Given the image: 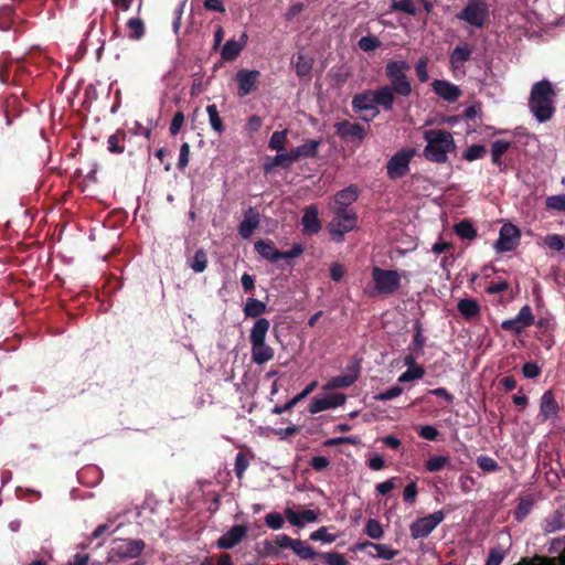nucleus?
<instances>
[{"instance_id":"33","label":"nucleus","mask_w":565,"mask_h":565,"mask_svg":"<svg viewBox=\"0 0 565 565\" xmlns=\"http://www.w3.org/2000/svg\"><path fill=\"white\" fill-rule=\"evenodd\" d=\"M266 310V305L257 299L248 298L245 307L244 313L246 317H259Z\"/></svg>"},{"instance_id":"55","label":"nucleus","mask_w":565,"mask_h":565,"mask_svg":"<svg viewBox=\"0 0 565 565\" xmlns=\"http://www.w3.org/2000/svg\"><path fill=\"white\" fill-rule=\"evenodd\" d=\"M504 558V552L502 548H492L489 553L486 565H500Z\"/></svg>"},{"instance_id":"30","label":"nucleus","mask_w":565,"mask_h":565,"mask_svg":"<svg viewBox=\"0 0 565 565\" xmlns=\"http://www.w3.org/2000/svg\"><path fill=\"white\" fill-rule=\"evenodd\" d=\"M458 311L467 319H472L479 316L480 307L473 299H461L458 302Z\"/></svg>"},{"instance_id":"23","label":"nucleus","mask_w":565,"mask_h":565,"mask_svg":"<svg viewBox=\"0 0 565 565\" xmlns=\"http://www.w3.org/2000/svg\"><path fill=\"white\" fill-rule=\"evenodd\" d=\"M352 106L355 110H371L373 111V116L379 114L373 92L356 95L352 100Z\"/></svg>"},{"instance_id":"7","label":"nucleus","mask_w":565,"mask_h":565,"mask_svg":"<svg viewBox=\"0 0 565 565\" xmlns=\"http://www.w3.org/2000/svg\"><path fill=\"white\" fill-rule=\"evenodd\" d=\"M488 14L487 6L481 0H469L463 10L457 15L472 26L482 28Z\"/></svg>"},{"instance_id":"44","label":"nucleus","mask_w":565,"mask_h":565,"mask_svg":"<svg viewBox=\"0 0 565 565\" xmlns=\"http://www.w3.org/2000/svg\"><path fill=\"white\" fill-rule=\"evenodd\" d=\"M546 209L565 213V194L548 196L545 201Z\"/></svg>"},{"instance_id":"17","label":"nucleus","mask_w":565,"mask_h":565,"mask_svg":"<svg viewBox=\"0 0 565 565\" xmlns=\"http://www.w3.org/2000/svg\"><path fill=\"white\" fill-rule=\"evenodd\" d=\"M247 531L248 529L245 525H234L217 540V547L226 550L234 547L246 536Z\"/></svg>"},{"instance_id":"19","label":"nucleus","mask_w":565,"mask_h":565,"mask_svg":"<svg viewBox=\"0 0 565 565\" xmlns=\"http://www.w3.org/2000/svg\"><path fill=\"white\" fill-rule=\"evenodd\" d=\"M431 86L434 92L448 103H454L461 96L460 88L450 82L437 79Z\"/></svg>"},{"instance_id":"34","label":"nucleus","mask_w":565,"mask_h":565,"mask_svg":"<svg viewBox=\"0 0 565 565\" xmlns=\"http://www.w3.org/2000/svg\"><path fill=\"white\" fill-rule=\"evenodd\" d=\"M511 142L507 140H495L491 148V159L494 164L501 163V157L510 149Z\"/></svg>"},{"instance_id":"46","label":"nucleus","mask_w":565,"mask_h":565,"mask_svg":"<svg viewBox=\"0 0 565 565\" xmlns=\"http://www.w3.org/2000/svg\"><path fill=\"white\" fill-rule=\"evenodd\" d=\"M355 381V376L340 375L331 379L327 384V388L348 387Z\"/></svg>"},{"instance_id":"9","label":"nucleus","mask_w":565,"mask_h":565,"mask_svg":"<svg viewBox=\"0 0 565 565\" xmlns=\"http://www.w3.org/2000/svg\"><path fill=\"white\" fill-rule=\"evenodd\" d=\"M415 154L413 149H403L395 153L387 162V175L391 179H398L409 170V162Z\"/></svg>"},{"instance_id":"53","label":"nucleus","mask_w":565,"mask_h":565,"mask_svg":"<svg viewBox=\"0 0 565 565\" xmlns=\"http://www.w3.org/2000/svg\"><path fill=\"white\" fill-rule=\"evenodd\" d=\"M266 525L273 530H279L284 525V519L279 513H268L265 518Z\"/></svg>"},{"instance_id":"10","label":"nucleus","mask_w":565,"mask_h":565,"mask_svg":"<svg viewBox=\"0 0 565 565\" xmlns=\"http://www.w3.org/2000/svg\"><path fill=\"white\" fill-rule=\"evenodd\" d=\"M443 511H436L427 516L420 518L411 525V534L414 539L428 536L444 520Z\"/></svg>"},{"instance_id":"5","label":"nucleus","mask_w":565,"mask_h":565,"mask_svg":"<svg viewBox=\"0 0 565 565\" xmlns=\"http://www.w3.org/2000/svg\"><path fill=\"white\" fill-rule=\"evenodd\" d=\"M411 65L405 61H390L386 64L385 71L388 77L392 88L396 94L402 96H409L412 93V86L406 77V72L409 71Z\"/></svg>"},{"instance_id":"14","label":"nucleus","mask_w":565,"mask_h":565,"mask_svg":"<svg viewBox=\"0 0 565 565\" xmlns=\"http://www.w3.org/2000/svg\"><path fill=\"white\" fill-rule=\"evenodd\" d=\"M534 322L532 310L529 306H524L518 316L510 320H504L501 323V328L511 331L515 334H520L525 328L530 327Z\"/></svg>"},{"instance_id":"32","label":"nucleus","mask_w":565,"mask_h":565,"mask_svg":"<svg viewBox=\"0 0 565 565\" xmlns=\"http://www.w3.org/2000/svg\"><path fill=\"white\" fill-rule=\"evenodd\" d=\"M128 36L132 40H140L145 34V23L140 18H131L126 23Z\"/></svg>"},{"instance_id":"48","label":"nucleus","mask_w":565,"mask_h":565,"mask_svg":"<svg viewBox=\"0 0 565 565\" xmlns=\"http://www.w3.org/2000/svg\"><path fill=\"white\" fill-rule=\"evenodd\" d=\"M359 47L364 52H370L377 49L381 45V42L377 38L373 35L363 36L359 40Z\"/></svg>"},{"instance_id":"39","label":"nucleus","mask_w":565,"mask_h":565,"mask_svg":"<svg viewBox=\"0 0 565 565\" xmlns=\"http://www.w3.org/2000/svg\"><path fill=\"white\" fill-rule=\"evenodd\" d=\"M287 140V130L275 131L269 140V148L276 151H281L285 148Z\"/></svg>"},{"instance_id":"38","label":"nucleus","mask_w":565,"mask_h":565,"mask_svg":"<svg viewBox=\"0 0 565 565\" xmlns=\"http://www.w3.org/2000/svg\"><path fill=\"white\" fill-rule=\"evenodd\" d=\"M364 532L373 540H380L384 535V530L380 522L375 519H370L364 527Z\"/></svg>"},{"instance_id":"37","label":"nucleus","mask_w":565,"mask_h":565,"mask_svg":"<svg viewBox=\"0 0 565 565\" xmlns=\"http://www.w3.org/2000/svg\"><path fill=\"white\" fill-rule=\"evenodd\" d=\"M542 243L544 246L555 252L565 249V242H563V236L558 234L546 235L543 237Z\"/></svg>"},{"instance_id":"4","label":"nucleus","mask_w":565,"mask_h":565,"mask_svg":"<svg viewBox=\"0 0 565 565\" xmlns=\"http://www.w3.org/2000/svg\"><path fill=\"white\" fill-rule=\"evenodd\" d=\"M143 548L145 543L141 540L118 539L113 542L107 561L109 563L120 564L138 557Z\"/></svg>"},{"instance_id":"13","label":"nucleus","mask_w":565,"mask_h":565,"mask_svg":"<svg viewBox=\"0 0 565 565\" xmlns=\"http://www.w3.org/2000/svg\"><path fill=\"white\" fill-rule=\"evenodd\" d=\"M358 196V188L350 185L334 195L333 201L330 204V209L333 213H353L348 209V206L355 202Z\"/></svg>"},{"instance_id":"35","label":"nucleus","mask_w":565,"mask_h":565,"mask_svg":"<svg viewBox=\"0 0 565 565\" xmlns=\"http://www.w3.org/2000/svg\"><path fill=\"white\" fill-rule=\"evenodd\" d=\"M206 113L209 116V121L213 130H215L217 134H222L224 130V126L222 122V119L220 117L218 110L216 105H209L206 107Z\"/></svg>"},{"instance_id":"6","label":"nucleus","mask_w":565,"mask_h":565,"mask_svg":"<svg viewBox=\"0 0 565 565\" xmlns=\"http://www.w3.org/2000/svg\"><path fill=\"white\" fill-rule=\"evenodd\" d=\"M372 281L376 294L393 295L401 287V274L375 266L372 268Z\"/></svg>"},{"instance_id":"41","label":"nucleus","mask_w":565,"mask_h":565,"mask_svg":"<svg viewBox=\"0 0 565 565\" xmlns=\"http://www.w3.org/2000/svg\"><path fill=\"white\" fill-rule=\"evenodd\" d=\"M190 266L195 273L204 271L207 266L206 254L202 249L196 250Z\"/></svg>"},{"instance_id":"25","label":"nucleus","mask_w":565,"mask_h":565,"mask_svg":"<svg viewBox=\"0 0 565 565\" xmlns=\"http://www.w3.org/2000/svg\"><path fill=\"white\" fill-rule=\"evenodd\" d=\"M367 554L372 558L391 561L399 554V551L392 548L387 544L373 543V547Z\"/></svg>"},{"instance_id":"57","label":"nucleus","mask_w":565,"mask_h":565,"mask_svg":"<svg viewBox=\"0 0 565 565\" xmlns=\"http://www.w3.org/2000/svg\"><path fill=\"white\" fill-rule=\"evenodd\" d=\"M190 146L188 142L181 145L178 168L184 169L189 163Z\"/></svg>"},{"instance_id":"11","label":"nucleus","mask_w":565,"mask_h":565,"mask_svg":"<svg viewBox=\"0 0 565 565\" xmlns=\"http://www.w3.org/2000/svg\"><path fill=\"white\" fill-rule=\"evenodd\" d=\"M260 72L256 70L242 68L235 75L237 83V95L245 97L258 89Z\"/></svg>"},{"instance_id":"42","label":"nucleus","mask_w":565,"mask_h":565,"mask_svg":"<svg viewBox=\"0 0 565 565\" xmlns=\"http://www.w3.org/2000/svg\"><path fill=\"white\" fill-rule=\"evenodd\" d=\"M425 374V371L422 366H414L405 371L398 376L399 383L411 382L414 380L422 379Z\"/></svg>"},{"instance_id":"43","label":"nucleus","mask_w":565,"mask_h":565,"mask_svg":"<svg viewBox=\"0 0 565 565\" xmlns=\"http://www.w3.org/2000/svg\"><path fill=\"white\" fill-rule=\"evenodd\" d=\"M310 540L330 544L337 540V535L329 533L328 527L322 526L310 534Z\"/></svg>"},{"instance_id":"16","label":"nucleus","mask_w":565,"mask_h":565,"mask_svg":"<svg viewBox=\"0 0 565 565\" xmlns=\"http://www.w3.org/2000/svg\"><path fill=\"white\" fill-rule=\"evenodd\" d=\"M344 402L345 396L341 393L328 394L323 397H315L310 403L309 411L312 414H317L326 409L335 408Z\"/></svg>"},{"instance_id":"59","label":"nucleus","mask_w":565,"mask_h":565,"mask_svg":"<svg viewBox=\"0 0 565 565\" xmlns=\"http://www.w3.org/2000/svg\"><path fill=\"white\" fill-rule=\"evenodd\" d=\"M522 372L527 379H535L540 375L541 369L533 362H527L523 365Z\"/></svg>"},{"instance_id":"27","label":"nucleus","mask_w":565,"mask_h":565,"mask_svg":"<svg viewBox=\"0 0 565 565\" xmlns=\"http://www.w3.org/2000/svg\"><path fill=\"white\" fill-rule=\"evenodd\" d=\"M338 132L342 136H349V137H352L354 139H359V140H362L365 135H366V131L365 129L359 125V124H352V122H349V121H343V122H340L338 124Z\"/></svg>"},{"instance_id":"47","label":"nucleus","mask_w":565,"mask_h":565,"mask_svg":"<svg viewBox=\"0 0 565 565\" xmlns=\"http://www.w3.org/2000/svg\"><path fill=\"white\" fill-rule=\"evenodd\" d=\"M455 231L461 238L465 239H472L477 235L475 228L468 222H460L456 225Z\"/></svg>"},{"instance_id":"29","label":"nucleus","mask_w":565,"mask_h":565,"mask_svg":"<svg viewBox=\"0 0 565 565\" xmlns=\"http://www.w3.org/2000/svg\"><path fill=\"white\" fill-rule=\"evenodd\" d=\"M394 89L390 86H383L374 90L376 105L383 106L385 109H391L394 103Z\"/></svg>"},{"instance_id":"24","label":"nucleus","mask_w":565,"mask_h":565,"mask_svg":"<svg viewBox=\"0 0 565 565\" xmlns=\"http://www.w3.org/2000/svg\"><path fill=\"white\" fill-rule=\"evenodd\" d=\"M255 249L258 252L260 256L264 258L276 263L281 259V252L277 250L274 247V244L269 241H258L255 243Z\"/></svg>"},{"instance_id":"15","label":"nucleus","mask_w":565,"mask_h":565,"mask_svg":"<svg viewBox=\"0 0 565 565\" xmlns=\"http://www.w3.org/2000/svg\"><path fill=\"white\" fill-rule=\"evenodd\" d=\"M248 35L243 32L238 40L231 39L226 41L221 50V57L225 62H232L236 60L247 44Z\"/></svg>"},{"instance_id":"8","label":"nucleus","mask_w":565,"mask_h":565,"mask_svg":"<svg viewBox=\"0 0 565 565\" xmlns=\"http://www.w3.org/2000/svg\"><path fill=\"white\" fill-rule=\"evenodd\" d=\"M334 218L329 224V232L334 242H341L345 233L351 232L358 222L355 213H334Z\"/></svg>"},{"instance_id":"18","label":"nucleus","mask_w":565,"mask_h":565,"mask_svg":"<svg viewBox=\"0 0 565 565\" xmlns=\"http://www.w3.org/2000/svg\"><path fill=\"white\" fill-rule=\"evenodd\" d=\"M287 521L298 527L305 526L307 523H315L318 521V514L313 510H302L300 512L294 511L290 508L285 510Z\"/></svg>"},{"instance_id":"36","label":"nucleus","mask_w":565,"mask_h":565,"mask_svg":"<svg viewBox=\"0 0 565 565\" xmlns=\"http://www.w3.org/2000/svg\"><path fill=\"white\" fill-rule=\"evenodd\" d=\"M450 463V457L448 456H435L426 462V469L429 472H437L446 468Z\"/></svg>"},{"instance_id":"61","label":"nucleus","mask_w":565,"mask_h":565,"mask_svg":"<svg viewBox=\"0 0 565 565\" xmlns=\"http://www.w3.org/2000/svg\"><path fill=\"white\" fill-rule=\"evenodd\" d=\"M419 435L427 440H434L438 436V430L434 426L426 425L420 427Z\"/></svg>"},{"instance_id":"54","label":"nucleus","mask_w":565,"mask_h":565,"mask_svg":"<svg viewBox=\"0 0 565 565\" xmlns=\"http://www.w3.org/2000/svg\"><path fill=\"white\" fill-rule=\"evenodd\" d=\"M403 393V388L399 386H393L388 388L387 391L380 393L375 396V399L377 401H390L397 396H399Z\"/></svg>"},{"instance_id":"21","label":"nucleus","mask_w":565,"mask_h":565,"mask_svg":"<svg viewBox=\"0 0 565 565\" xmlns=\"http://www.w3.org/2000/svg\"><path fill=\"white\" fill-rule=\"evenodd\" d=\"M472 54V46L468 43L460 44L451 52L449 62L452 70L461 68Z\"/></svg>"},{"instance_id":"28","label":"nucleus","mask_w":565,"mask_h":565,"mask_svg":"<svg viewBox=\"0 0 565 565\" xmlns=\"http://www.w3.org/2000/svg\"><path fill=\"white\" fill-rule=\"evenodd\" d=\"M319 145V141L310 140L295 149H291L292 159L298 161L301 158H313L317 154Z\"/></svg>"},{"instance_id":"3","label":"nucleus","mask_w":565,"mask_h":565,"mask_svg":"<svg viewBox=\"0 0 565 565\" xmlns=\"http://www.w3.org/2000/svg\"><path fill=\"white\" fill-rule=\"evenodd\" d=\"M269 327L266 318H259L250 330L252 360L256 364H264L274 358V349L266 344Z\"/></svg>"},{"instance_id":"12","label":"nucleus","mask_w":565,"mask_h":565,"mask_svg":"<svg viewBox=\"0 0 565 565\" xmlns=\"http://www.w3.org/2000/svg\"><path fill=\"white\" fill-rule=\"evenodd\" d=\"M520 242V232L519 230L510 224H504L499 234V238L494 244V248L499 253H505L513 250Z\"/></svg>"},{"instance_id":"58","label":"nucleus","mask_w":565,"mask_h":565,"mask_svg":"<svg viewBox=\"0 0 565 565\" xmlns=\"http://www.w3.org/2000/svg\"><path fill=\"white\" fill-rule=\"evenodd\" d=\"M323 558L328 565H347L345 558L335 552L323 554Z\"/></svg>"},{"instance_id":"45","label":"nucleus","mask_w":565,"mask_h":565,"mask_svg":"<svg viewBox=\"0 0 565 565\" xmlns=\"http://www.w3.org/2000/svg\"><path fill=\"white\" fill-rule=\"evenodd\" d=\"M312 62L303 54H298L296 62V72L300 76L308 75L311 71Z\"/></svg>"},{"instance_id":"52","label":"nucleus","mask_w":565,"mask_h":565,"mask_svg":"<svg viewBox=\"0 0 565 565\" xmlns=\"http://www.w3.org/2000/svg\"><path fill=\"white\" fill-rule=\"evenodd\" d=\"M248 467V460L243 452H238L235 457V473L238 479H242L244 472Z\"/></svg>"},{"instance_id":"60","label":"nucleus","mask_w":565,"mask_h":565,"mask_svg":"<svg viewBox=\"0 0 565 565\" xmlns=\"http://www.w3.org/2000/svg\"><path fill=\"white\" fill-rule=\"evenodd\" d=\"M183 122H184V115L182 113H177L173 116L171 125H170V134L173 136L177 135L180 131Z\"/></svg>"},{"instance_id":"62","label":"nucleus","mask_w":565,"mask_h":565,"mask_svg":"<svg viewBox=\"0 0 565 565\" xmlns=\"http://www.w3.org/2000/svg\"><path fill=\"white\" fill-rule=\"evenodd\" d=\"M417 495V488L415 482L408 483L403 492L404 500L406 502H414Z\"/></svg>"},{"instance_id":"56","label":"nucleus","mask_w":565,"mask_h":565,"mask_svg":"<svg viewBox=\"0 0 565 565\" xmlns=\"http://www.w3.org/2000/svg\"><path fill=\"white\" fill-rule=\"evenodd\" d=\"M416 74L418 76V79L423 83L427 82L429 78L428 71H427V60L420 58L415 66Z\"/></svg>"},{"instance_id":"26","label":"nucleus","mask_w":565,"mask_h":565,"mask_svg":"<svg viewBox=\"0 0 565 565\" xmlns=\"http://www.w3.org/2000/svg\"><path fill=\"white\" fill-rule=\"evenodd\" d=\"M558 412V405L551 391L543 394L541 398V415L546 419L555 416Z\"/></svg>"},{"instance_id":"40","label":"nucleus","mask_w":565,"mask_h":565,"mask_svg":"<svg viewBox=\"0 0 565 565\" xmlns=\"http://www.w3.org/2000/svg\"><path fill=\"white\" fill-rule=\"evenodd\" d=\"M391 9L393 11H402L412 15L416 13V7L413 0H393Z\"/></svg>"},{"instance_id":"51","label":"nucleus","mask_w":565,"mask_h":565,"mask_svg":"<svg viewBox=\"0 0 565 565\" xmlns=\"http://www.w3.org/2000/svg\"><path fill=\"white\" fill-rule=\"evenodd\" d=\"M477 463L483 471L487 472L497 471L499 469V466L495 462V460L488 456L478 457Z\"/></svg>"},{"instance_id":"50","label":"nucleus","mask_w":565,"mask_h":565,"mask_svg":"<svg viewBox=\"0 0 565 565\" xmlns=\"http://www.w3.org/2000/svg\"><path fill=\"white\" fill-rule=\"evenodd\" d=\"M294 162L295 160L292 159V153L290 150L289 152L278 153L277 156H275L270 163V167L280 166L287 168L291 166Z\"/></svg>"},{"instance_id":"22","label":"nucleus","mask_w":565,"mask_h":565,"mask_svg":"<svg viewBox=\"0 0 565 565\" xmlns=\"http://www.w3.org/2000/svg\"><path fill=\"white\" fill-rule=\"evenodd\" d=\"M302 226L306 234H316L321 228V223L318 217V210L316 206L310 205L306 207L302 216Z\"/></svg>"},{"instance_id":"64","label":"nucleus","mask_w":565,"mask_h":565,"mask_svg":"<svg viewBox=\"0 0 565 565\" xmlns=\"http://www.w3.org/2000/svg\"><path fill=\"white\" fill-rule=\"evenodd\" d=\"M329 459L323 456H316L311 459L310 465L316 470H322L329 466Z\"/></svg>"},{"instance_id":"49","label":"nucleus","mask_w":565,"mask_h":565,"mask_svg":"<svg viewBox=\"0 0 565 565\" xmlns=\"http://www.w3.org/2000/svg\"><path fill=\"white\" fill-rule=\"evenodd\" d=\"M486 154V148L480 145L470 146L463 153V158L467 161H473L477 159H481Z\"/></svg>"},{"instance_id":"63","label":"nucleus","mask_w":565,"mask_h":565,"mask_svg":"<svg viewBox=\"0 0 565 565\" xmlns=\"http://www.w3.org/2000/svg\"><path fill=\"white\" fill-rule=\"evenodd\" d=\"M344 275V268L338 263H333L330 267V277L334 281H340Z\"/></svg>"},{"instance_id":"2","label":"nucleus","mask_w":565,"mask_h":565,"mask_svg":"<svg viewBox=\"0 0 565 565\" xmlns=\"http://www.w3.org/2000/svg\"><path fill=\"white\" fill-rule=\"evenodd\" d=\"M555 90L551 82L543 79L532 86L529 108L539 122L548 121L555 111Z\"/></svg>"},{"instance_id":"31","label":"nucleus","mask_w":565,"mask_h":565,"mask_svg":"<svg viewBox=\"0 0 565 565\" xmlns=\"http://www.w3.org/2000/svg\"><path fill=\"white\" fill-rule=\"evenodd\" d=\"M291 551L302 559H313L316 556L315 550L301 540H295Z\"/></svg>"},{"instance_id":"1","label":"nucleus","mask_w":565,"mask_h":565,"mask_svg":"<svg viewBox=\"0 0 565 565\" xmlns=\"http://www.w3.org/2000/svg\"><path fill=\"white\" fill-rule=\"evenodd\" d=\"M426 146L424 157L436 163H445L448 156L456 152L457 145L451 132L445 129H428L423 134Z\"/></svg>"},{"instance_id":"20","label":"nucleus","mask_w":565,"mask_h":565,"mask_svg":"<svg viewBox=\"0 0 565 565\" xmlns=\"http://www.w3.org/2000/svg\"><path fill=\"white\" fill-rule=\"evenodd\" d=\"M259 224V215L256 210L249 207L245 214L244 220L239 224L238 233L243 238H249Z\"/></svg>"}]
</instances>
